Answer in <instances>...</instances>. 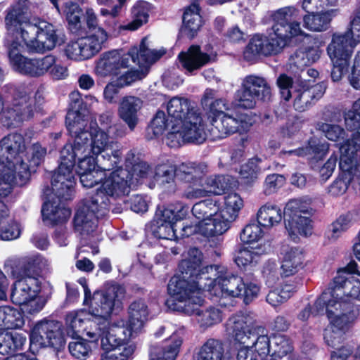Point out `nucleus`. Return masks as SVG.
<instances>
[{
  "label": "nucleus",
  "mask_w": 360,
  "mask_h": 360,
  "mask_svg": "<svg viewBox=\"0 0 360 360\" xmlns=\"http://www.w3.org/2000/svg\"><path fill=\"white\" fill-rule=\"evenodd\" d=\"M40 281L34 276H28L16 280L12 285L11 300L22 307L23 313L34 315L44 307L46 299L40 295Z\"/></svg>",
  "instance_id": "13"
},
{
  "label": "nucleus",
  "mask_w": 360,
  "mask_h": 360,
  "mask_svg": "<svg viewBox=\"0 0 360 360\" xmlns=\"http://www.w3.org/2000/svg\"><path fill=\"white\" fill-rule=\"evenodd\" d=\"M46 154V149L38 143L32 145L30 154L22 158L21 164L18 165L17 175H4V182L9 185L22 186L25 184L30 177L32 172L43 162Z\"/></svg>",
  "instance_id": "23"
},
{
  "label": "nucleus",
  "mask_w": 360,
  "mask_h": 360,
  "mask_svg": "<svg viewBox=\"0 0 360 360\" xmlns=\"http://www.w3.org/2000/svg\"><path fill=\"white\" fill-rule=\"evenodd\" d=\"M124 321L121 320L117 323L110 324L107 322L106 324L103 325L99 323L97 335L94 338H90L94 341L101 339V347L105 352L102 355L112 354L115 356L120 357V354L123 352L124 348L128 346L133 347V352L130 357V360L133 359L134 352L136 350V345L134 343H126L124 339L117 338V334L121 332L123 334V330L126 328H122Z\"/></svg>",
  "instance_id": "17"
},
{
  "label": "nucleus",
  "mask_w": 360,
  "mask_h": 360,
  "mask_svg": "<svg viewBox=\"0 0 360 360\" xmlns=\"http://www.w3.org/2000/svg\"><path fill=\"white\" fill-rule=\"evenodd\" d=\"M65 124L72 136L75 137L73 144L77 154L91 153L97 157L112 148L109 134L102 129L96 123L89 124L85 115L77 111L67 113Z\"/></svg>",
  "instance_id": "7"
},
{
  "label": "nucleus",
  "mask_w": 360,
  "mask_h": 360,
  "mask_svg": "<svg viewBox=\"0 0 360 360\" xmlns=\"http://www.w3.org/2000/svg\"><path fill=\"white\" fill-rule=\"evenodd\" d=\"M340 167L343 172L356 176H360V148L352 150L351 144L340 147Z\"/></svg>",
  "instance_id": "38"
},
{
  "label": "nucleus",
  "mask_w": 360,
  "mask_h": 360,
  "mask_svg": "<svg viewBox=\"0 0 360 360\" xmlns=\"http://www.w3.org/2000/svg\"><path fill=\"white\" fill-rule=\"evenodd\" d=\"M223 205L219 200L207 199L196 202L192 207L193 215L199 220L195 224H186L182 227V236H189L200 233L205 237L221 236L231 227V224L238 217L244 207L241 196L231 192L226 194Z\"/></svg>",
  "instance_id": "2"
},
{
  "label": "nucleus",
  "mask_w": 360,
  "mask_h": 360,
  "mask_svg": "<svg viewBox=\"0 0 360 360\" xmlns=\"http://www.w3.org/2000/svg\"><path fill=\"white\" fill-rule=\"evenodd\" d=\"M99 218L79 205L74 217V229L82 237L94 233L97 229Z\"/></svg>",
  "instance_id": "41"
},
{
  "label": "nucleus",
  "mask_w": 360,
  "mask_h": 360,
  "mask_svg": "<svg viewBox=\"0 0 360 360\" xmlns=\"http://www.w3.org/2000/svg\"><path fill=\"white\" fill-rule=\"evenodd\" d=\"M243 86H246L262 101L269 100L271 97V87L266 80L256 75L247 76L243 82Z\"/></svg>",
  "instance_id": "50"
},
{
  "label": "nucleus",
  "mask_w": 360,
  "mask_h": 360,
  "mask_svg": "<svg viewBox=\"0 0 360 360\" xmlns=\"http://www.w3.org/2000/svg\"><path fill=\"white\" fill-rule=\"evenodd\" d=\"M360 219V215L356 211L349 212L340 215L332 224L327 233L330 240H336L344 232Z\"/></svg>",
  "instance_id": "46"
},
{
  "label": "nucleus",
  "mask_w": 360,
  "mask_h": 360,
  "mask_svg": "<svg viewBox=\"0 0 360 360\" xmlns=\"http://www.w3.org/2000/svg\"><path fill=\"white\" fill-rule=\"evenodd\" d=\"M338 14V9L307 14L303 17L304 26L314 32H323L330 26L332 20Z\"/></svg>",
  "instance_id": "40"
},
{
  "label": "nucleus",
  "mask_w": 360,
  "mask_h": 360,
  "mask_svg": "<svg viewBox=\"0 0 360 360\" xmlns=\"http://www.w3.org/2000/svg\"><path fill=\"white\" fill-rule=\"evenodd\" d=\"M167 111L169 123L183 124L192 121L191 117L195 116L200 120V125H204L200 113L188 98L173 97L167 103Z\"/></svg>",
  "instance_id": "25"
},
{
  "label": "nucleus",
  "mask_w": 360,
  "mask_h": 360,
  "mask_svg": "<svg viewBox=\"0 0 360 360\" xmlns=\"http://www.w3.org/2000/svg\"><path fill=\"white\" fill-rule=\"evenodd\" d=\"M66 324L75 333H83L87 337L94 338L97 335L99 323L94 321V318L86 311H72L66 316Z\"/></svg>",
  "instance_id": "29"
},
{
  "label": "nucleus",
  "mask_w": 360,
  "mask_h": 360,
  "mask_svg": "<svg viewBox=\"0 0 360 360\" xmlns=\"http://www.w3.org/2000/svg\"><path fill=\"white\" fill-rule=\"evenodd\" d=\"M25 148V139L20 134H8L0 141V164L4 165L2 170L4 181L5 174L17 175Z\"/></svg>",
  "instance_id": "15"
},
{
  "label": "nucleus",
  "mask_w": 360,
  "mask_h": 360,
  "mask_svg": "<svg viewBox=\"0 0 360 360\" xmlns=\"http://www.w3.org/2000/svg\"><path fill=\"white\" fill-rule=\"evenodd\" d=\"M226 331L236 344H248L258 354L270 351L271 340L267 330L256 324L252 316L245 314L232 316L226 322Z\"/></svg>",
  "instance_id": "9"
},
{
  "label": "nucleus",
  "mask_w": 360,
  "mask_h": 360,
  "mask_svg": "<svg viewBox=\"0 0 360 360\" xmlns=\"http://www.w3.org/2000/svg\"><path fill=\"white\" fill-rule=\"evenodd\" d=\"M107 37L105 31L98 27L94 34L79 39L84 59H89L99 52Z\"/></svg>",
  "instance_id": "42"
},
{
  "label": "nucleus",
  "mask_w": 360,
  "mask_h": 360,
  "mask_svg": "<svg viewBox=\"0 0 360 360\" xmlns=\"http://www.w3.org/2000/svg\"><path fill=\"white\" fill-rule=\"evenodd\" d=\"M200 11L199 3L195 1H193L184 11L181 31L189 39H193L197 34L202 25Z\"/></svg>",
  "instance_id": "39"
},
{
  "label": "nucleus",
  "mask_w": 360,
  "mask_h": 360,
  "mask_svg": "<svg viewBox=\"0 0 360 360\" xmlns=\"http://www.w3.org/2000/svg\"><path fill=\"white\" fill-rule=\"evenodd\" d=\"M345 122L348 130L356 131L352 134V139L347 140L342 146L349 143L352 150L354 148H360V115L355 114L354 111L348 110L345 115Z\"/></svg>",
  "instance_id": "54"
},
{
  "label": "nucleus",
  "mask_w": 360,
  "mask_h": 360,
  "mask_svg": "<svg viewBox=\"0 0 360 360\" xmlns=\"http://www.w3.org/2000/svg\"><path fill=\"white\" fill-rule=\"evenodd\" d=\"M264 236L262 224L252 223L247 224L240 233V239L243 242L252 243L259 241Z\"/></svg>",
  "instance_id": "63"
},
{
  "label": "nucleus",
  "mask_w": 360,
  "mask_h": 360,
  "mask_svg": "<svg viewBox=\"0 0 360 360\" xmlns=\"http://www.w3.org/2000/svg\"><path fill=\"white\" fill-rule=\"evenodd\" d=\"M26 262V257L21 258L12 256L6 259L4 268L7 274H10L13 278L18 280L30 276L28 273Z\"/></svg>",
  "instance_id": "53"
},
{
  "label": "nucleus",
  "mask_w": 360,
  "mask_h": 360,
  "mask_svg": "<svg viewBox=\"0 0 360 360\" xmlns=\"http://www.w3.org/2000/svg\"><path fill=\"white\" fill-rule=\"evenodd\" d=\"M10 63L13 69L25 75L41 77L48 73L54 65L55 56L49 54L41 58H28L20 54L23 49L21 41H15L11 36L6 37Z\"/></svg>",
  "instance_id": "12"
},
{
  "label": "nucleus",
  "mask_w": 360,
  "mask_h": 360,
  "mask_svg": "<svg viewBox=\"0 0 360 360\" xmlns=\"http://www.w3.org/2000/svg\"><path fill=\"white\" fill-rule=\"evenodd\" d=\"M212 275L201 276L198 286L217 297H242L246 304L257 297L260 288L252 282L244 283L242 277L226 273L212 278Z\"/></svg>",
  "instance_id": "10"
},
{
  "label": "nucleus",
  "mask_w": 360,
  "mask_h": 360,
  "mask_svg": "<svg viewBox=\"0 0 360 360\" xmlns=\"http://www.w3.org/2000/svg\"><path fill=\"white\" fill-rule=\"evenodd\" d=\"M112 202L98 188L89 199L85 200L79 205L98 218L107 215Z\"/></svg>",
  "instance_id": "44"
},
{
  "label": "nucleus",
  "mask_w": 360,
  "mask_h": 360,
  "mask_svg": "<svg viewBox=\"0 0 360 360\" xmlns=\"http://www.w3.org/2000/svg\"><path fill=\"white\" fill-rule=\"evenodd\" d=\"M129 65V56L117 50L103 53L96 61L94 72L101 77L117 75L122 69Z\"/></svg>",
  "instance_id": "24"
},
{
  "label": "nucleus",
  "mask_w": 360,
  "mask_h": 360,
  "mask_svg": "<svg viewBox=\"0 0 360 360\" xmlns=\"http://www.w3.org/2000/svg\"><path fill=\"white\" fill-rule=\"evenodd\" d=\"M346 271H338L330 287L322 293L314 304L317 314L326 309V311H329L335 323L338 321L337 314H343V311L348 312L346 321L349 322L354 320L359 311V307L349 300L348 292L351 290L354 281H351Z\"/></svg>",
  "instance_id": "8"
},
{
  "label": "nucleus",
  "mask_w": 360,
  "mask_h": 360,
  "mask_svg": "<svg viewBox=\"0 0 360 360\" xmlns=\"http://www.w3.org/2000/svg\"><path fill=\"white\" fill-rule=\"evenodd\" d=\"M63 13L72 30L77 31L81 27L82 10L77 4L72 1L65 3Z\"/></svg>",
  "instance_id": "60"
},
{
  "label": "nucleus",
  "mask_w": 360,
  "mask_h": 360,
  "mask_svg": "<svg viewBox=\"0 0 360 360\" xmlns=\"http://www.w3.org/2000/svg\"><path fill=\"white\" fill-rule=\"evenodd\" d=\"M84 304L89 307V314L98 324H106L109 322L114 308L120 306L126 295L125 288L120 285L113 284L105 291H95L91 296L90 290L84 286Z\"/></svg>",
  "instance_id": "11"
},
{
  "label": "nucleus",
  "mask_w": 360,
  "mask_h": 360,
  "mask_svg": "<svg viewBox=\"0 0 360 360\" xmlns=\"http://www.w3.org/2000/svg\"><path fill=\"white\" fill-rule=\"evenodd\" d=\"M203 290L198 285H191L184 280L172 278L168 284V292L171 298L167 303L175 311H184L189 315H195L201 327H210L221 321V312L215 308L201 309L204 302L202 297Z\"/></svg>",
  "instance_id": "5"
},
{
  "label": "nucleus",
  "mask_w": 360,
  "mask_h": 360,
  "mask_svg": "<svg viewBox=\"0 0 360 360\" xmlns=\"http://www.w3.org/2000/svg\"><path fill=\"white\" fill-rule=\"evenodd\" d=\"M142 105V100L132 96H124L120 103L118 115L131 130H134L139 122L138 112Z\"/></svg>",
  "instance_id": "34"
},
{
  "label": "nucleus",
  "mask_w": 360,
  "mask_h": 360,
  "mask_svg": "<svg viewBox=\"0 0 360 360\" xmlns=\"http://www.w3.org/2000/svg\"><path fill=\"white\" fill-rule=\"evenodd\" d=\"M25 323L20 310L9 305L0 307V330L16 329Z\"/></svg>",
  "instance_id": "48"
},
{
  "label": "nucleus",
  "mask_w": 360,
  "mask_h": 360,
  "mask_svg": "<svg viewBox=\"0 0 360 360\" xmlns=\"http://www.w3.org/2000/svg\"><path fill=\"white\" fill-rule=\"evenodd\" d=\"M26 337L17 332L0 333V354L10 355L23 349Z\"/></svg>",
  "instance_id": "45"
},
{
  "label": "nucleus",
  "mask_w": 360,
  "mask_h": 360,
  "mask_svg": "<svg viewBox=\"0 0 360 360\" xmlns=\"http://www.w3.org/2000/svg\"><path fill=\"white\" fill-rule=\"evenodd\" d=\"M261 172L259 166L258 159H250L248 162L243 165L240 169V175L247 184L254 182Z\"/></svg>",
  "instance_id": "62"
},
{
  "label": "nucleus",
  "mask_w": 360,
  "mask_h": 360,
  "mask_svg": "<svg viewBox=\"0 0 360 360\" xmlns=\"http://www.w3.org/2000/svg\"><path fill=\"white\" fill-rule=\"evenodd\" d=\"M281 255V277L292 276L304 267V254L299 248L283 246Z\"/></svg>",
  "instance_id": "30"
},
{
  "label": "nucleus",
  "mask_w": 360,
  "mask_h": 360,
  "mask_svg": "<svg viewBox=\"0 0 360 360\" xmlns=\"http://www.w3.org/2000/svg\"><path fill=\"white\" fill-rule=\"evenodd\" d=\"M182 342L181 335L172 334L162 343L160 348L151 349V360H176Z\"/></svg>",
  "instance_id": "37"
},
{
  "label": "nucleus",
  "mask_w": 360,
  "mask_h": 360,
  "mask_svg": "<svg viewBox=\"0 0 360 360\" xmlns=\"http://www.w3.org/2000/svg\"><path fill=\"white\" fill-rule=\"evenodd\" d=\"M202 253L198 249L191 248L188 252V257L183 259L179 265L181 274L172 278L186 281L189 288L191 285H198L201 276L205 277L209 275L215 276L216 266L212 265L202 266Z\"/></svg>",
  "instance_id": "18"
},
{
  "label": "nucleus",
  "mask_w": 360,
  "mask_h": 360,
  "mask_svg": "<svg viewBox=\"0 0 360 360\" xmlns=\"http://www.w3.org/2000/svg\"><path fill=\"white\" fill-rule=\"evenodd\" d=\"M326 314L330 321V326L325 330L324 340L328 346L331 347H336L343 342L345 331L347 330L357 320L359 316V311H358V314L354 320L349 322L346 321V319H347L348 317L347 314H349L348 312L343 311V314H337V323L333 321L329 311H326Z\"/></svg>",
  "instance_id": "28"
},
{
  "label": "nucleus",
  "mask_w": 360,
  "mask_h": 360,
  "mask_svg": "<svg viewBox=\"0 0 360 360\" xmlns=\"http://www.w3.org/2000/svg\"><path fill=\"white\" fill-rule=\"evenodd\" d=\"M128 321L123 335L126 339L136 337L142 332L149 319V309L146 303L141 300L133 302L128 309Z\"/></svg>",
  "instance_id": "26"
},
{
  "label": "nucleus",
  "mask_w": 360,
  "mask_h": 360,
  "mask_svg": "<svg viewBox=\"0 0 360 360\" xmlns=\"http://www.w3.org/2000/svg\"><path fill=\"white\" fill-rule=\"evenodd\" d=\"M34 88L31 84H19L15 87L13 107L8 110V118L16 122L28 120L37 111L35 100L31 95Z\"/></svg>",
  "instance_id": "20"
},
{
  "label": "nucleus",
  "mask_w": 360,
  "mask_h": 360,
  "mask_svg": "<svg viewBox=\"0 0 360 360\" xmlns=\"http://www.w3.org/2000/svg\"><path fill=\"white\" fill-rule=\"evenodd\" d=\"M75 179L72 170V161L66 162L60 158L58 169L52 176L51 186L56 200L46 201L41 209L44 221L51 224L65 221L71 215L70 209L62 201L70 200L75 192Z\"/></svg>",
  "instance_id": "6"
},
{
  "label": "nucleus",
  "mask_w": 360,
  "mask_h": 360,
  "mask_svg": "<svg viewBox=\"0 0 360 360\" xmlns=\"http://www.w3.org/2000/svg\"><path fill=\"white\" fill-rule=\"evenodd\" d=\"M310 96L306 89V79L304 78V81L300 82L299 87L292 93L294 108L300 112L307 110L313 103Z\"/></svg>",
  "instance_id": "58"
},
{
  "label": "nucleus",
  "mask_w": 360,
  "mask_h": 360,
  "mask_svg": "<svg viewBox=\"0 0 360 360\" xmlns=\"http://www.w3.org/2000/svg\"><path fill=\"white\" fill-rule=\"evenodd\" d=\"M152 46L148 38L144 37L139 47L131 48L127 53L129 56V63L131 60L140 68L146 69L148 72L149 67L165 53V49L157 50L153 49Z\"/></svg>",
  "instance_id": "27"
},
{
  "label": "nucleus",
  "mask_w": 360,
  "mask_h": 360,
  "mask_svg": "<svg viewBox=\"0 0 360 360\" xmlns=\"http://www.w3.org/2000/svg\"><path fill=\"white\" fill-rule=\"evenodd\" d=\"M185 124L169 123L170 128L166 136L165 141L171 148H177L185 143H202L206 139L205 126L200 125V120L195 116Z\"/></svg>",
  "instance_id": "16"
},
{
  "label": "nucleus",
  "mask_w": 360,
  "mask_h": 360,
  "mask_svg": "<svg viewBox=\"0 0 360 360\" xmlns=\"http://www.w3.org/2000/svg\"><path fill=\"white\" fill-rule=\"evenodd\" d=\"M217 91L212 89H206L201 98V105L207 111L210 122H212L231 110V104L223 98H216Z\"/></svg>",
  "instance_id": "31"
},
{
  "label": "nucleus",
  "mask_w": 360,
  "mask_h": 360,
  "mask_svg": "<svg viewBox=\"0 0 360 360\" xmlns=\"http://www.w3.org/2000/svg\"><path fill=\"white\" fill-rule=\"evenodd\" d=\"M96 158L95 155L88 153L86 154H77L75 145L70 143L65 144L60 150V159L66 162L68 160L72 161V167L75 164L76 158L78 159L77 172L79 176L96 169V166L98 167V163L96 164Z\"/></svg>",
  "instance_id": "32"
},
{
  "label": "nucleus",
  "mask_w": 360,
  "mask_h": 360,
  "mask_svg": "<svg viewBox=\"0 0 360 360\" xmlns=\"http://www.w3.org/2000/svg\"><path fill=\"white\" fill-rule=\"evenodd\" d=\"M189 207L182 204L170 205L168 206L158 205L154 216L155 224H175L182 220L188 214Z\"/></svg>",
  "instance_id": "36"
},
{
  "label": "nucleus",
  "mask_w": 360,
  "mask_h": 360,
  "mask_svg": "<svg viewBox=\"0 0 360 360\" xmlns=\"http://www.w3.org/2000/svg\"><path fill=\"white\" fill-rule=\"evenodd\" d=\"M8 34L15 41L24 42L30 51L43 53L53 50L65 41L63 31L40 19H30L20 4L12 6L5 18Z\"/></svg>",
  "instance_id": "1"
},
{
  "label": "nucleus",
  "mask_w": 360,
  "mask_h": 360,
  "mask_svg": "<svg viewBox=\"0 0 360 360\" xmlns=\"http://www.w3.org/2000/svg\"><path fill=\"white\" fill-rule=\"evenodd\" d=\"M130 172L119 167L112 172L104 174L101 186L98 188L112 203L127 195L130 192Z\"/></svg>",
  "instance_id": "21"
},
{
  "label": "nucleus",
  "mask_w": 360,
  "mask_h": 360,
  "mask_svg": "<svg viewBox=\"0 0 360 360\" xmlns=\"http://www.w3.org/2000/svg\"><path fill=\"white\" fill-rule=\"evenodd\" d=\"M178 58L182 68L188 72L197 70L211 61L210 55L202 52L197 45H192L186 51L181 52Z\"/></svg>",
  "instance_id": "33"
},
{
  "label": "nucleus",
  "mask_w": 360,
  "mask_h": 360,
  "mask_svg": "<svg viewBox=\"0 0 360 360\" xmlns=\"http://www.w3.org/2000/svg\"><path fill=\"white\" fill-rule=\"evenodd\" d=\"M229 357L227 354H224L223 342L219 340L210 338L200 347L196 360H225Z\"/></svg>",
  "instance_id": "47"
},
{
  "label": "nucleus",
  "mask_w": 360,
  "mask_h": 360,
  "mask_svg": "<svg viewBox=\"0 0 360 360\" xmlns=\"http://www.w3.org/2000/svg\"><path fill=\"white\" fill-rule=\"evenodd\" d=\"M354 48L350 45L348 34L335 33L332 36L331 41L328 45L326 51L330 60L339 61L342 59L349 61Z\"/></svg>",
  "instance_id": "35"
},
{
  "label": "nucleus",
  "mask_w": 360,
  "mask_h": 360,
  "mask_svg": "<svg viewBox=\"0 0 360 360\" xmlns=\"http://www.w3.org/2000/svg\"><path fill=\"white\" fill-rule=\"evenodd\" d=\"M312 214L309 201L292 199L286 204L283 212L276 205L266 202L258 210L257 220L263 228L269 229L279 224L284 217L285 228L290 235L307 236L312 232Z\"/></svg>",
  "instance_id": "4"
},
{
  "label": "nucleus",
  "mask_w": 360,
  "mask_h": 360,
  "mask_svg": "<svg viewBox=\"0 0 360 360\" xmlns=\"http://www.w3.org/2000/svg\"><path fill=\"white\" fill-rule=\"evenodd\" d=\"M180 165L175 166L170 163H163L158 165L154 169L153 178L160 184H169L174 181L176 177L178 179V170Z\"/></svg>",
  "instance_id": "55"
},
{
  "label": "nucleus",
  "mask_w": 360,
  "mask_h": 360,
  "mask_svg": "<svg viewBox=\"0 0 360 360\" xmlns=\"http://www.w3.org/2000/svg\"><path fill=\"white\" fill-rule=\"evenodd\" d=\"M68 349L72 356L80 360L89 356L91 351L89 343L82 338H77L70 342Z\"/></svg>",
  "instance_id": "64"
},
{
  "label": "nucleus",
  "mask_w": 360,
  "mask_h": 360,
  "mask_svg": "<svg viewBox=\"0 0 360 360\" xmlns=\"http://www.w3.org/2000/svg\"><path fill=\"white\" fill-rule=\"evenodd\" d=\"M207 167L203 164L188 162L180 164L178 180L186 185L181 196L187 200H196L208 197L205 174Z\"/></svg>",
  "instance_id": "14"
},
{
  "label": "nucleus",
  "mask_w": 360,
  "mask_h": 360,
  "mask_svg": "<svg viewBox=\"0 0 360 360\" xmlns=\"http://www.w3.org/2000/svg\"><path fill=\"white\" fill-rule=\"evenodd\" d=\"M295 289V288L292 285H285L271 290L266 295V302L273 307H277L290 299Z\"/></svg>",
  "instance_id": "59"
},
{
  "label": "nucleus",
  "mask_w": 360,
  "mask_h": 360,
  "mask_svg": "<svg viewBox=\"0 0 360 360\" xmlns=\"http://www.w3.org/2000/svg\"><path fill=\"white\" fill-rule=\"evenodd\" d=\"M273 353L267 358L279 360L293 352V347L290 340L283 335H276L273 337Z\"/></svg>",
  "instance_id": "57"
},
{
  "label": "nucleus",
  "mask_w": 360,
  "mask_h": 360,
  "mask_svg": "<svg viewBox=\"0 0 360 360\" xmlns=\"http://www.w3.org/2000/svg\"><path fill=\"white\" fill-rule=\"evenodd\" d=\"M302 77L303 76H302L301 80L294 82L292 79L286 74H281L278 76L276 84L280 89V93L283 100L288 101L290 98H291L293 91L299 87L301 81H304Z\"/></svg>",
  "instance_id": "61"
},
{
  "label": "nucleus",
  "mask_w": 360,
  "mask_h": 360,
  "mask_svg": "<svg viewBox=\"0 0 360 360\" xmlns=\"http://www.w3.org/2000/svg\"><path fill=\"white\" fill-rule=\"evenodd\" d=\"M150 4L144 1L136 2L131 8L132 20L126 26L127 30H136L148 22Z\"/></svg>",
  "instance_id": "52"
},
{
  "label": "nucleus",
  "mask_w": 360,
  "mask_h": 360,
  "mask_svg": "<svg viewBox=\"0 0 360 360\" xmlns=\"http://www.w3.org/2000/svg\"><path fill=\"white\" fill-rule=\"evenodd\" d=\"M309 146L305 148H301L296 150H291L288 151H283L281 154L283 156H304L307 154L314 153L319 157H321L328 152V144L326 142L320 143L314 139H311L309 143Z\"/></svg>",
  "instance_id": "56"
},
{
  "label": "nucleus",
  "mask_w": 360,
  "mask_h": 360,
  "mask_svg": "<svg viewBox=\"0 0 360 360\" xmlns=\"http://www.w3.org/2000/svg\"><path fill=\"white\" fill-rule=\"evenodd\" d=\"M205 179L208 197L222 195L231 187V178L229 176H205Z\"/></svg>",
  "instance_id": "51"
},
{
  "label": "nucleus",
  "mask_w": 360,
  "mask_h": 360,
  "mask_svg": "<svg viewBox=\"0 0 360 360\" xmlns=\"http://www.w3.org/2000/svg\"><path fill=\"white\" fill-rule=\"evenodd\" d=\"M272 22L268 36L255 34L250 40L243 56L248 61L254 60L259 55L279 53L292 38L304 34L299 22V10L294 6H285L272 11Z\"/></svg>",
  "instance_id": "3"
},
{
  "label": "nucleus",
  "mask_w": 360,
  "mask_h": 360,
  "mask_svg": "<svg viewBox=\"0 0 360 360\" xmlns=\"http://www.w3.org/2000/svg\"><path fill=\"white\" fill-rule=\"evenodd\" d=\"M269 243L261 246L244 248L240 250L235 257V262L238 266H245L252 263H257L259 257L270 251Z\"/></svg>",
  "instance_id": "49"
},
{
  "label": "nucleus",
  "mask_w": 360,
  "mask_h": 360,
  "mask_svg": "<svg viewBox=\"0 0 360 360\" xmlns=\"http://www.w3.org/2000/svg\"><path fill=\"white\" fill-rule=\"evenodd\" d=\"M322 54V51L318 46L302 47L296 51L290 59V64L302 70L304 67L318 61Z\"/></svg>",
  "instance_id": "43"
},
{
  "label": "nucleus",
  "mask_w": 360,
  "mask_h": 360,
  "mask_svg": "<svg viewBox=\"0 0 360 360\" xmlns=\"http://www.w3.org/2000/svg\"><path fill=\"white\" fill-rule=\"evenodd\" d=\"M209 134L213 140L221 139L235 133L247 131L251 122L247 115H240L236 117L226 113L210 122Z\"/></svg>",
  "instance_id": "22"
},
{
  "label": "nucleus",
  "mask_w": 360,
  "mask_h": 360,
  "mask_svg": "<svg viewBox=\"0 0 360 360\" xmlns=\"http://www.w3.org/2000/svg\"><path fill=\"white\" fill-rule=\"evenodd\" d=\"M30 342L39 347H51L58 350L62 349L65 340L61 323L48 320L39 322L31 333Z\"/></svg>",
  "instance_id": "19"
}]
</instances>
